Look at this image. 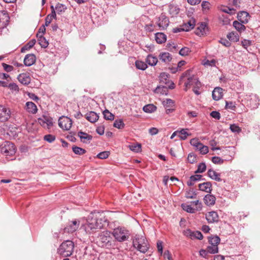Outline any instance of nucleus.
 Wrapping results in <instances>:
<instances>
[{
    "label": "nucleus",
    "instance_id": "9",
    "mask_svg": "<svg viewBox=\"0 0 260 260\" xmlns=\"http://www.w3.org/2000/svg\"><path fill=\"white\" fill-rule=\"evenodd\" d=\"M11 110L5 106L0 105V122L7 121L11 117Z\"/></svg>",
    "mask_w": 260,
    "mask_h": 260
},
{
    "label": "nucleus",
    "instance_id": "32",
    "mask_svg": "<svg viewBox=\"0 0 260 260\" xmlns=\"http://www.w3.org/2000/svg\"><path fill=\"white\" fill-rule=\"evenodd\" d=\"M146 62L150 66H154L158 62V59L156 56L149 54L146 57Z\"/></svg>",
    "mask_w": 260,
    "mask_h": 260
},
{
    "label": "nucleus",
    "instance_id": "14",
    "mask_svg": "<svg viewBox=\"0 0 260 260\" xmlns=\"http://www.w3.org/2000/svg\"><path fill=\"white\" fill-rule=\"evenodd\" d=\"M79 224L80 221L79 220H73L64 228V231L68 233H73L78 229Z\"/></svg>",
    "mask_w": 260,
    "mask_h": 260
},
{
    "label": "nucleus",
    "instance_id": "16",
    "mask_svg": "<svg viewBox=\"0 0 260 260\" xmlns=\"http://www.w3.org/2000/svg\"><path fill=\"white\" fill-rule=\"evenodd\" d=\"M207 31L208 28L206 23L205 22H201L197 27L195 34L201 37L206 35Z\"/></svg>",
    "mask_w": 260,
    "mask_h": 260
},
{
    "label": "nucleus",
    "instance_id": "22",
    "mask_svg": "<svg viewBox=\"0 0 260 260\" xmlns=\"http://www.w3.org/2000/svg\"><path fill=\"white\" fill-rule=\"evenodd\" d=\"M223 89L221 87H215L212 91V98L215 101H218L223 96Z\"/></svg>",
    "mask_w": 260,
    "mask_h": 260
},
{
    "label": "nucleus",
    "instance_id": "60",
    "mask_svg": "<svg viewBox=\"0 0 260 260\" xmlns=\"http://www.w3.org/2000/svg\"><path fill=\"white\" fill-rule=\"evenodd\" d=\"M216 61L214 59H212L211 60H206L204 61L203 64L205 66H215Z\"/></svg>",
    "mask_w": 260,
    "mask_h": 260
},
{
    "label": "nucleus",
    "instance_id": "47",
    "mask_svg": "<svg viewBox=\"0 0 260 260\" xmlns=\"http://www.w3.org/2000/svg\"><path fill=\"white\" fill-rule=\"evenodd\" d=\"M190 143L192 146L197 147V146H205L202 143H201L197 138H193L190 140Z\"/></svg>",
    "mask_w": 260,
    "mask_h": 260
},
{
    "label": "nucleus",
    "instance_id": "46",
    "mask_svg": "<svg viewBox=\"0 0 260 260\" xmlns=\"http://www.w3.org/2000/svg\"><path fill=\"white\" fill-rule=\"evenodd\" d=\"M196 196L197 193L193 189H190L185 194V197L187 199H194Z\"/></svg>",
    "mask_w": 260,
    "mask_h": 260
},
{
    "label": "nucleus",
    "instance_id": "61",
    "mask_svg": "<svg viewBox=\"0 0 260 260\" xmlns=\"http://www.w3.org/2000/svg\"><path fill=\"white\" fill-rule=\"evenodd\" d=\"M210 116L216 120H219L220 118V114L219 112L213 111L210 113Z\"/></svg>",
    "mask_w": 260,
    "mask_h": 260
},
{
    "label": "nucleus",
    "instance_id": "58",
    "mask_svg": "<svg viewBox=\"0 0 260 260\" xmlns=\"http://www.w3.org/2000/svg\"><path fill=\"white\" fill-rule=\"evenodd\" d=\"M227 38L231 41H237L239 40L238 36H236L235 33L232 32L227 35Z\"/></svg>",
    "mask_w": 260,
    "mask_h": 260
},
{
    "label": "nucleus",
    "instance_id": "31",
    "mask_svg": "<svg viewBox=\"0 0 260 260\" xmlns=\"http://www.w3.org/2000/svg\"><path fill=\"white\" fill-rule=\"evenodd\" d=\"M155 39L157 43L162 44L166 41L167 36L162 32H157L155 34Z\"/></svg>",
    "mask_w": 260,
    "mask_h": 260
},
{
    "label": "nucleus",
    "instance_id": "11",
    "mask_svg": "<svg viewBox=\"0 0 260 260\" xmlns=\"http://www.w3.org/2000/svg\"><path fill=\"white\" fill-rule=\"evenodd\" d=\"M184 235L191 239H197L202 240L203 238L202 234L199 231L193 232L190 229H187L183 232Z\"/></svg>",
    "mask_w": 260,
    "mask_h": 260
},
{
    "label": "nucleus",
    "instance_id": "17",
    "mask_svg": "<svg viewBox=\"0 0 260 260\" xmlns=\"http://www.w3.org/2000/svg\"><path fill=\"white\" fill-rule=\"evenodd\" d=\"M36 60V57L34 54H28L25 55L23 62L25 66L30 67L35 63Z\"/></svg>",
    "mask_w": 260,
    "mask_h": 260
},
{
    "label": "nucleus",
    "instance_id": "2",
    "mask_svg": "<svg viewBox=\"0 0 260 260\" xmlns=\"http://www.w3.org/2000/svg\"><path fill=\"white\" fill-rule=\"evenodd\" d=\"M133 246L139 251L145 253L148 249V245L146 238L139 235H136L133 241Z\"/></svg>",
    "mask_w": 260,
    "mask_h": 260
},
{
    "label": "nucleus",
    "instance_id": "29",
    "mask_svg": "<svg viewBox=\"0 0 260 260\" xmlns=\"http://www.w3.org/2000/svg\"><path fill=\"white\" fill-rule=\"evenodd\" d=\"M9 148V149L7 147H1V152L5 154L6 156H12L16 153V147Z\"/></svg>",
    "mask_w": 260,
    "mask_h": 260
},
{
    "label": "nucleus",
    "instance_id": "37",
    "mask_svg": "<svg viewBox=\"0 0 260 260\" xmlns=\"http://www.w3.org/2000/svg\"><path fill=\"white\" fill-rule=\"evenodd\" d=\"M188 129H182L180 131L178 130V137L182 140H185L187 137L190 134L188 133Z\"/></svg>",
    "mask_w": 260,
    "mask_h": 260
},
{
    "label": "nucleus",
    "instance_id": "38",
    "mask_svg": "<svg viewBox=\"0 0 260 260\" xmlns=\"http://www.w3.org/2000/svg\"><path fill=\"white\" fill-rule=\"evenodd\" d=\"M233 26L238 31H244L245 29V26L243 23L237 21L233 22Z\"/></svg>",
    "mask_w": 260,
    "mask_h": 260
},
{
    "label": "nucleus",
    "instance_id": "56",
    "mask_svg": "<svg viewBox=\"0 0 260 260\" xmlns=\"http://www.w3.org/2000/svg\"><path fill=\"white\" fill-rule=\"evenodd\" d=\"M44 139L49 143H51L55 140V137L54 135L49 134L45 135L44 137Z\"/></svg>",
    "mask_w": 260,
    "mask_h": 260
},
{
    "label": "nucleus",
    "instance_id": "18",
    "mask_svg": "<svg viewBox=\"0 0 260 260\" xmlns=\"http://www.w3.org/2000/svg\"><path fill=\"white\" fill-rule=\"evenodd\" d=\"M196 24L195 19H190L187 23H184L181 26L182 31H188L193 29Z\"/></svg>",
    "mask_w": 260,
    "mask_h": 260
},
{
    "label": "nucleus",
    "instance_id": "57",
    "mask_svg": "<svg viewBox=\"0 0 260 260\" xmlns=\"http://www.w3.org/2000/svg\"><path fill=\"white\" fill-rule=\"evenodd\" d=\"M11 90L14 91H19V87L18 85L15 83H11L9 84H8V87Z\"/></svg>",
    "mask_w": 260,
    "mask_h": 260
},
{
    "label": "nucleus",
    "instance_id": "35",
    "mask_svg": "<svg viewBox=\"0 0 260 260\" xmlns=\"http://www.w3.org/2000/svg\"><path fill=\"white\" fill-rule=\"evenodd\" d=\"M54 9L58 14H60L64 12L67 8L64 5L58 3L56 4Z\"/></svg>",
    "mask_w": 260,
    "mask_h": 260
},
{
    "label": "nucleus",
    "instance_id": "40",
    "mask_svg": "<svg viewBox=\"0 0 260 260\" xmlns=\"http://www.w3.org/2000/svg\"><path fill=\"white\" fill-rule=\"evenodd\" d=\"M104 117L106 120H113L114 118V115L111 113L108 110L106 109L103 112Z\"/></svg>",
    "mask_w": 260,
    "mask_h": 260
},
{
    "label": "nucleus",
    "instance_id": "59",
    "mask_svg": "<svg viewBox=\"0 0 260 260\" xmlns=\"http://www.w3.org/2000/svg\"><path fill=\"white\" fill-rule=\"evenodd\" d=\"M2 66L4 70L7 72H10L14 70V67L12 66L7 64L5 63H2Z\"/></svg>",
    "mask_w": 260,
    "mask_h": 260
},
{
    "label": "nucleus",
    "instance_id": "25",
    "mask_svg": "<svg viewBox=\"0 0 260 260\" xmlns=\"http://www.w3.org/2000/svg\"><path fill=\"white\" fill-rule=\"evenodd\" d=\"M26 110L32 114H36L38 111L36 105L32 102H27L25 105Z\"/></svg>",
    "mask_w": 260,
    "mask_h": 260
},
{
    "label": "nucleus",
    "instance_id": "51",
    "mask_svg": "<svg viewBox=\"0 0 260 260\" xmlns=\"http://www.w3.org/2000/svg\"><path fill=\"white\" fill-rule=\"evenodd\" d=\"M155 25L153 23L146 24L144 26L145 31L149 32H151L155 30Z\"/></svg>",
    "mask_w": 260,
    "mask_h": 260
},
{
    "label": "nucleus",
    "instance_id": "10",
    "mask_svg": "<svg viewBox=\"0 0 260 260\" xmlns=\"http://www.w3.org/2000/svg\"><path fill=\"white\" fill-rule=\"evenodd\" d=\"M169 22L168 18L165 15L161 14L158 18L156 24L159 29L164 30L169 26Z\"/></svg>",
    "mask_w": 260,
    "mask_h": 260
},
{
    "label": "nucleus",
    "instance_id": "19",
    "mask_svg": "<svg viewBox=\"0 0 260 260\" xmlns=\"http://www.w3.org/2000/svg\"><path fill=\"white\" fill-rule=\"evenodd\" d=\"M19 81L24 85H28L30 82V77L27 73H22L19 74L17 77Z\"/></svg>",
    "mask_w": 260,
    "mask_h": 260
},
{
    "label": "nucleus",
    "instance_id": "30",
    "mask_svg": "<svg viewBox=\"0 0 260 260\" xmlns=\"http://www.w3.org/2000/svg\"><path fill=\"white\" fill-rule=\"evenodd\" d=\"M208 176L213 180L217 181H221V179L220 178V174L216 172L212 169H209L208 171Z\"/></svg>",
    "mask_w": 260,
    "mask_h": 260
},
{
    "label": "nucleus",
    "instance_id": "53",
    "mask_svg": "<svg viewBox=\"0 0 260 260\" xmlns=\"http://www.w3.org/2000/svg\"><path fill=\"white\" fill-rule=\"evenodd\" d=\"M190 50L188 47H183L179 51V54L181 56H186L188 54Z\"/></svg>",
    "mask_w": 260,
    "mask_h": 260
},
{
    "label": "nucleus",
    "instance_id": "8",
    "mask_svg": "<svg viewBox=\"0 0 260 260\" xmlns=\"http://www.w3.org/2000/svg\"><path fill=\"white\" fill-rule=\"evenodd\" d=\"M72 119L67 116H61L58 119V125L63 130H69L72 125Z\"/></svg>",
    "mask_w": 260,
    "mask_h": 260
},
{
    "label": "nucleus",
    "instance_id": "64",
    "mask_svg": "<svg viewBox=\"0 0 260 260\" xmlns=\"http://www.w3.org/2000/svg\"><path fill=\"white\" fill-rule=\"evenodd\" d=\"M251 44V42L250 40L244 39L243 41H241V44L242 46L245 48L247 49V48L250 46Z\"/></svg>",
    "mask_w": 260,
    "mask_h": 260
},
{
    "label": "nucleus",
    "instance_id": "36",
    "mask_svg": "<svg viewBox=\"0 0 260 260\" xmlns=\"http://www.w3.org/2000/svg\"><path fill=\"white\" fill-rule=\"evenodd\" d=\"M135 66L137 69L142 71L145 70L148 67L147 64L145 62L141 60L136 61Z\"/></svg>",
    "mask_w": 260,
    "mask_h": 260
},
{
    "label": "nucleus",
    "instance_id": "42",
    "mask_svg": "<svg viewBox=\"0 0 260 260\" xmlns=\"http://www.w3.org/2000/svg\"><path fill=\"white\" fill-rule=\"evenodd\" d=\"M181 207L184 211L188 213H193L195 212V209L192 208L191 205H187L186 204H182L181 205Z\"/></svg>",
    "mask_w": 260,
    "mask_h": 260
},
{
    "label": "nucleus",
    "instance_id": "27",
    "mask_svg": "<svg viewBox=\"0 0 260 260\" xmlns=\"http://www.w3.org/2000/svg\"><path fill=\"white\" fill-rule=\"evenodd\" d=\"M85 117L91 123L95 122L99 119V115L93 111H90L86 114Z\"/></svg>",
    "mask_w": 260,
    "mask_h": 260
},
{
    "label": "nucleus",
    "instance_id": "28",
    "mask_svg": "<svg viewBox=\"0 0 260 260\" xmlns=\"http://www.w3.org/2000/svg\"><path fill=\"white\" fill-rule=\"evenodd\" d=\"M159 58L161 61L168 63L171 61L172 57L169 52H162L160 53Z\"/></svg>",
    "mask_w": 260,
    "mask_h": 260
},
{
    "label": "nucleus",
    "instance_id": "50",
    "mask_svg": "<svg viewBox=\"0 0 260 260\" xmlns=\"http://www.w3.org/2000/svg\"><path fill=\"white\" fill-rule=\"evenodd\" d=\"M110 154V152L108 151H105L99 153L96 157L100 159H106L107 158Z\"/></svg>",
    "mask_w": 260,
    "mask_h": 260
},
{
    "label": "nucleus",
    "instance_id": "12",
    "mask_svg": "<svg viewBox=\"0 0 260 260\" xmlns=\"http://www.w3.org/2000/svg\"><path fill=\"white\" fill-rule=\"evenodd\" d=\"M38 120L40 124L44 127L50 128L53 125L52 118L47 116L43 115Z\"/></svg>",
    "mask_w": 260,
    "mask_h": 260
},
{
    "label": "nucleus",
    "instance_id": "62",
    "mask_svg": "<svg viewBox=\"0 0 260 260\" xmlns=\"http://www.w3.org/2000/svg\"><path fill=\"white\" fill-rule=\"evenodd\" d=\"M210 4L207 1H203L202 3V7L203 10L205 11L210 9Z\"/></svg>",
    "mask_w": 260,
    "mask_h": 260
},
{
    "label": "nucleus",
    "instance_id": "23",
    "mask_svg": "<svg viewBox=\"0 0 260 260\" xmlns=\"http://www.w3.org/2000/svg\"><path fill=\"white\" fill-rule=\"evenodd\" d=\"M78 136L81 142L86 144L89 143L92 138L90 135L81 131L78 132Z\"/></svg>",
    "mask_w": 260,
    "mask_h": 260
},
{
    "label": "nucleus",
    "instance_id": "34",
    "mask_svg": "<svg viewBox=\"0 0 260 260\" xmlns=\"http://www.w3.org/2000/svg\"><path fill=\"white\" fill-rule=\"evenodd\" d=\"M157 107L153 104H148L144 106L143 108V111L147 113H151L155 112Z\"/></svg>",
    "mask_w": 260,
    "mask_h": 260
},
{
    "label": "nucleus",
    "instance_id": "5",
    "mask_svg": "<svg viewBox=\"0 0 260 260\" xmlns=\"http://www.w3.org/2000/svg\"><path fill=\"white\" fill-rule=\"evenodd\" d=\"M112 234L116 240L120 242L127 240L129 236L128 231L123 227H118L114 229Z\"/></svg>",
    "mask_w": 260,
    "mask_h": 260
},
{
    "label": "nucleus",
    "instance_id": "20",
    "mask_svg": "<svg viewBox=\"0 0 260 260\" xmlns=\"http://www.w3.org/2000/svg\"><path fill=\"white\" fill-rule=\"evenodd\" d=\"M200 190L210 193L212 190V184L210 182H206L199 184Z\"/></svg>",
    "mask_w": 260,
    "mask_h": 260
},
{
    "label": "nucleus",
    "instance_id": "1",
    "mask_svg": "<svg viewBox=\"0 0 260 260\" xmlns=\"http://www.w3.org/2000/svg\"><path fill=\"white\" fill-rule=\"evenodd\" d=\"M111 234V232L108 231H103L99 234L98 239L101 246L107 248L114 246V241Z\"/></svg>",
    "mask_w": 260,
    "mask_h": 260
},
{
    "label": "nucleus",
    "instance_id": "44",
    "mask_svg": "<svg viewBox=\"0 0 260 260\" xmlns=\"http://www.w3.org/2000/svg\"><path fill=\"white\" fill-rule=\"evenodd\" d=\"M113 126L117 128L121 129L124 127V123L122 119H117L114 121Z\"/></svg>",
    "mask_w": 260,
    "mask_h": 260
},
{
    "label": "nucleus",
    "instance_id": "41",
    "mask_svg": "<svg viewBox=\"0 0 260 260\" xmlns=\"http://www.w3.org/2000/svg\"><path fill=\"white\" fill-rule=\"evenodd\" d=\"M36 43V40L33 39L30 41L24 46L21 49V52H23L25 50H28L32 48Z\"/></svg>",
    "mask_w": 260,
    "mask_h": 260
},
{
    "label": "nucleus",
    "instance_id": "49",
    "mask_svg": "<svg viewBox=\"0 0 260 260\" xmlns=\"http://www.w3.org/2000/svg\"><path fill=\"white\" fill-rule=\"evenodd\" d=\"M188 161L190 164H193L197 161V156L193 153H190L187 157Z\"/></svg>",
    "mask_w": 260,
    "mask_h": 260
},
{
    "label": "nucleus",
    "instance_id": "6",
    "mask_svg": "<svg viewBox=\"0 0 260 260\" xmlns=\"http://www.w3.org/2000/svg\"><path fill=\"white\" fill-rule=\"evenodd\" d=\"M82 227L87 234H91L95 232L96 229H102V225L101 223H97L96 219L94 217H92L91 219L88 218L87 222L83 225Z\"/></svg>",
    "mask_w": 260,
    "mask_h": 260
},
{
    "label": "nucleus",
    "instance_id": "63",
    "mask_svg": "<svg viewBox=\"0 0 260 260\" xmlns=\"http://www.w3.org/2000/svg\"><path fill=\"white\" fill-rule=\"evenodd\" d=\"M219 42L220 43H221L222 45H223V46L227 47H230L231 45V42L229 40H228L225 39H221L219 41Z\"/></svg>",
    "mask_w": 260,
    "mask_h": 260
},
{
    "label": "nucleus",
    "instance_id": "21",
    "mask_svg": "<svg viewBox=\"0 0 260 260\" xmlns=\"http://www.w3.org/2000/svg\"><path fill=\"white\" fill-rule=\"evenodd\" d=\"M9 17L6 11L0 12V28L4 27L9 21Z\"/></svg>",
    "mask_w": 260,
    "mask_h": 260
},
{
    "label": "nucleus",
    "instance_id": "54",
    "mask_svg": "<svg viewBox=\"0 0 260 260\" xmlns=\"http://www.w3.org/2000/svg\"><path fill=\"white\" fill-rule=\"evenodd\" d=\"M174 105V101L170 99H166V101H164V106L166 108L173 107Z\"/></svg>",
    "mask_w": 260,
    "mask_h": 260
},
{
    "label": "nucleus",
    "instance_id": "39",
    "mask_svg": "<svg viewBox=\"0 0 260 260\" xmlns=\"http://www.w3.org/2000/svg\"><path fill=\"white\" fill-rule=\"evenodd\" d=\"M220 241V239L217 236L209 237V242L211 245H216L218 246Z\"/></svg>",
    "mask_w": 260,
    "mask_h": 260
},
{
    "label": "nucleus",
    "instance_id": "15",
    "mask_svg": "<svg viewBox=\"0 0 260 260\" xmlns=\"http://www.w3.org/2000/svg\"><path fill=\"white\" fill-rule=\"evenodd\" d=\"M206 218L209 223L217 222L219 220V216L215 211H210L206 214Z\"/></svg>",
    "mask_w": 260,
    "mask_h": 260
},
{
    "label": "nucleus",
    "instance_id": "55",
    "mask_svg": "<svg viewBox=\"0 0 260 260\" xmlns=\"http://www.w3.org/2000/svg\"><path fill=\"white\" fill-rule=\"evenodd\" d=\"M50 8L51 9V13L50 14H48L47 16L49 17V18L51 19H56V12L55 11V9L53 6H51Z\"/></svg>",
    "mask_w": 260,
    "mask_h": 260
},
{
    "label": "nucleus",
    "instance_id": "13",
    "mask_svg": "<svg viewBox=\"0 0 260 260\" xmlns=\"http://www.w3.org/2000/svg\"><path fill=\"white\" fill-rule=\"evenodd\" d=\"M94 217L95 219H96L97 223H101V225H102V228L108 225L109 222L108 219L106 217L104 213H99L96 214Z\"/></svg>",
    "mask_w": 260,
    "mask_h": 260
},
{
    "label": "nucleus",
    "instance_id": "7",
    "mask_svg": "<svg viewBox=\"0 0 260 260\" xmlns=\"http://www.w3.org/2000/svg\"><path fill=\"white\" fill-rule=\"evenodd\" d=\"M244 102L247 106L250 107L251 109L257 108L259 105L258 98L256 94L246 95Z\"/></svg>",
    "mask_w": 260,
    "mask_h": 260
},
{
    "label": "nucleus",
    "instance_id": "4",
    "mask_svg": "<svg viewBox=\"0 0 260 260\" xmlns=\"http://www.w3.org/2000/svg\"><path fill=\"white\" fill-rule=\"evenodd\" d=\"M191 72L190 70H188L186 71L185 73L183 74L181 77H187V80L185 83V91H187L188 88H190L191 87H193V88H197L198 89H200L201 86V83L199 81L198 78L195 77L194 76H191L189 77V74Z\"/></svg>",
    "mask_w": 260,
    "mask_h": 260
},
{
    "label": "nucleus",
    "instance_id": "26",
    "mask_svg": "<svg viewBox=\"0 0 260 260\" xmlns=\"http://www.w3.org/2000/svg\"><path fill=\"white\" fill-rule=\"evenodd\" d=\"M249 13L246 11H241L238 13L237 17L238 20L242 23H246L248 21Z\"/></svg>",
    "mask_w": 260,
    "mask_h": 260
},
{
    "label": "nucleus",
    "instance_id": "52",
    "mask_svg": "<svg viewBox=\"0 0 260 260\" xmlns=\"http://www.w3.org/2000/svg\"><path fill=\"white\" fill-rule=\"evenodd\" d=\"M230 128L233 133H239L241 132V128L236 124H231Z\"/></svg>",
    "mask_w": 260,
    "mask_h": 260
},
{
    "label": "nucleus",
    "instance_id": "24",
    "mask_svg": "<svg viewBox=\"0 0 260 260\" xmlns=\"http://www.w3.org/2000/svg\"><path fill=\"white\" fill-rule=\"evenodd\" d=\"M215 197L211 194H207L204 198L205 204L209 206L214 205L215 203Z\"/></svg>",
    "mask_w": 260,
    "mask_h": 260
},
{
    "label": "nucleus",
    "instance_id": "48",
    "mask_svg": "<svg viewBox=\"0 0 260 260\" xmlns=\"http://www.w3.org/2000/svg\"><path fill=\"white\" fill-rule=\"evenodd\" d=\"M73 151L76 154L82 155L86 152V150L82 147H72Z\"/></svg>",
    "mask_w": 260,
    "mask_h": 260
},
{
    "label": "nucleus",
    "instance_id": "43",
    "mask_svg": "<svg viewBox=\"0 0 260 260\" xmlns=\"http://www.w3.org/2000/svg\"><path fill=\"white\" fill-rule=\"evenodd\" d=\"M207 250L208 253L212 254L216 253L218 251V246L216 245H211L210 246H208Z\"/></svg>",
    "mask_w": 260,
    "mask_h": 260
},
{
    "label": "nucleus",
    "instance_id": "45",
    "mask_svg": "<svg viewBox=\"0 0 260 260\" xmlns=\"http://www.w3.org/2000/svg\"><path fill=\"white\" fill-rule=\"evenodd\" d=\"M206 169V166L204 162L199 164L197 170L195 171L196 173H202L204 172Z\"/></svg>",
    "mask_w": 260,
    "mask_h": 260
},
{
    "label": "nucleus",
    "instance_id": "3",
    "mask_svg": "<svg viewBox=\"0 0 260 260\" xmlns=\"http://www.w3.org/2000/svg\"><path fill=\"white\" fill-rule=\"evenodd\" d=\"M74 243L70 240H67L61 243L58 249L57 252L64 257L71 256L73 252Z\"/></svg>",
    "mask_w": 260,
    "mask_h": 260
},
{
    "label": "nucleus",
    "instance_id": "33",
    "mask_svg": "<svg viewBox=\"0 0 260 260\" xmlns=\"http://www.w3.org/2000/svg\"><path fill=\"white\" fill-rule=\"evenodd\" d=\"M38 41L42 47L46 48L48 46V42L43 36H41L40 34H37Z\"/></svg>",
    "mask_w": 260,
    "mask_h": 260
}]
</instances>
